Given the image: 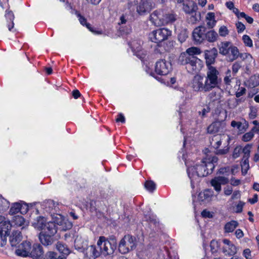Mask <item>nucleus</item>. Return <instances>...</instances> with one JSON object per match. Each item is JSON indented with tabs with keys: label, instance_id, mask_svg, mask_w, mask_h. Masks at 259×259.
<instances>
[{
	"label": "nucleus",
	"instance_id": "f257e3e1",
	"mask_svg": "<svg viewBox=\"0 0 259 259\" xmlns=\"http://www.w3.org/2000/svg\"><path fill=\"white\" fill-rule=\"evenodd\" d=\"M219 75V71L210 67L209 71H207L205 78L200 75L194 76L191 82V87L196 92H209L219 87L221 81Z\"/></svg>",
	"mask_w": 259,
	"mask_h": 259
},
{
	"label": "nucleus",
	"instance_id": "f03ea898",
	"mask_svg": "<svg viewBox=\"0 0 259 259\" xmlns=\"http://www.w3.org/2000/svg\"><path fill=\"white\" fill-rule=\"evenodd\" d=\"M178 62L181 64L186 65L188 71L191 73L198 72L203 67V61L196 56H189L188 55H180Z\"/></svg>",
	"mask_w": 259,
	"mask_h": 259
},
{
	"label": "nucleus",
	"instance_id": "7ed1b4c3",
	"mask_svg": "<svg viewBox=\"0 0 259 259\" xmlns=\"http://www.w3.org/2000/svg\"><path fill=\"white\" fill-rule=\"evenodd\" d=\"M229 140V136L225 135H217L212 137L210 143L211 145L217 150V154L224 155L228 152Z\"/></svg>",
	"mask_w": 259,
	"mask_h": 259
},
{
	"label": "nucleus",
	"instance_id": "20e7f679",
	"mask_svg": "<svg viewBox=\"0 0 259 259\" xmlns=\"http://www.w3.org/2000/svg\"><path fill=\"white\" fill-rule=\"evenodd\" d=\"M116 244L115 239L108 240L104 236H100L97 243L100 255L106 256L113 254L116 248Z\"/></svg>",
	"mask_w": 259,
	"mask_h": 259
},
{
	"label": "nucleus",
	"instance_id": "39448f33",
	"mask_svg": "<svg viewBox=\"0 0 259 259\" xmlns=\"http://www.w3.org/2000/svg\"><path fill=\"white\" fill-rule=\"evenodd\" d=\"M187 173L191 180L192 185L195 181L198 182L199 178L207 176L208 175V171H206L203 159L200 164H196V165L189 167L187 168Z\"/></svg>",
	"mask_w": 259,
	"mask_h": 259
},
{
	"label": "nucleus",
	"instance_id": "423d86ee",
	"mask_svg": "<svg viewBox=\"0 0 259 259\" xmlns=\"http://www.w3.org/2000/svg\"><path fill=\"white\" fill-rule=\"evenodd\" d=\"M219 116L216 121L212 122L207 127V132L209 134L218 133L222 131L225 126L224 120L227 117L226 110H222L218 111Z\"/></svg>",
	"mask_w": 259,
	"mask_h": 259
},
{
	"label": "nucleus",
	"instance_id": "0eeeda50",
	"mask_svg": "<svg viewBox=\"0 0 259 259\" xmlns=\"http://www.w3.org/2000/svg\"><path fill=\"white\" fill-rule=\"evenodd\" d=\"M136 247L135 238L129 235H125L120 240L118 249L122 254L127 253L129 251L132 250Z\"/></svg>",
	"mask_w": 259,
	"mask_h": 259
},
{
	"label": "nucleus",
	"instance_id": "6e6552de",
	"mask_svg": "<svg viewBox=\"0 0 259 259\" xmlns=\"http://www.w3.org/2000/svg\"><path fill=\"white\" fill-rule=\"evenodd\" d=\"M171 31L166 28H162L153 31L150 34L152 41L155 43L161 42L171 35Z\"/></svg>",
	"mask_w": 259,
	"mask_h": 259
},
{
	"label": "nucleus",
	"instance_id": "1a4fd4ad",
	"mask_svg": "<svg viewBox=\"0 0 259 259\" xmlns=\"http://www.w3.org/2000/svg\"><path fill=\"white\" fill-rule=\"evenodd\" d=\"M155 6L152 0H141L136 7V12L140 16L149 14Z\"/></svg>",
	"mask_w": 259,
	"mask_h": 259
},
{
	"label": "nucleus",
	"instance_id": "9d476101",
	"mask_svg": "<svg viewBox=\"0 0 259 259\" xmlns=\"http://www.w3.org/2000/svg\"><path fill=\"white\" fill-rule=\"evenodd\" d=\"M171 69V65L170 62L164 59L158 61L155 64V72L159 75H167Z\"/></svg>",
	"mask_w": 259,
	"mask_h": 259
},
{
	"label": "nucleus",
	"instance_id": "9b49d317",
	"mask_svg": "<svg viewBox=\"0 0 259 259\" xmlns=\"http://www.w3.org/2000/svg\"><path fill=\"white\" fill-rule=\"evenodd\" d=\"M204 153L206 155L203 158V161L205 163L206 171H208V175H209L212 172L215 167L214 163L217 162L218 159L215 156H212L210 155V152L208 149H205Z\"/></svg>",
	"mask_w": 259,
	"mask_h": 259
},
{
	"label": "nucleus",
	"instance_id": "f8f14e48",
	"mask_svg": "<svg viewBox=\"0 0 259 259\" xmlns=\"http://www.w3.org/2000/svg\"><path fill=\"white\" fill-rule=\"evenodd\" d=\"M229 182V180L225 176H218L211 179L210 183L214 190L219 194L222 190L221 185H226Z\"/></svg>",
	"mask_w": 259,
	"mask_h": 259
},
{
	"label": "nucleus",
	"instance_id": "ddd939ff",
	"mask_svg": "<svg viewBox=\"0 0 259 259\" xmlns=\"http://www.w3.org/2000/svg\"><path fill=\"white\" fill-rule=\"evenodd\" d=\"M206 31V28L203 26H199L193 30L192 36L195 42L201 44L205 40Z\"/></svg>",
	"mask_w": 259,
	"mask_h": 259
},
{
	"label": "nucleus",
	"instance_id": "4468645a",
	"mask_svg": "<svg viewBox=\"0 0 259 259\" xmlns=\"http://www.w3.org/2000/svg\"><path fill=\"white\" fill-rule=\"evenodd\" d=\"M11 225L10 221H5L0 226V238L2 241L1 246H3L7 241V236L10 235Z\"/></svg>",
	"mask_w": 259,
	"mask_h": 259
},
{
	"label": "nucleus",
	"instance_id": "2eb2a0df",
	"mask_svg": "<svg viewBox=\"0 0 259 259\" xmlns=\"http://www.w3.org/2000/svg\"><path fill=\"white\" fill-rule=\"evenodd\" d=\"M197 9L198 7L196 4L192 1H188L187 3L184 4L183 5V10L185 13L188 14L196 13ZM191 18L192 19L191 21L192 22L197 21L198 18L196 16V13L195 14L194 16H192Z\"/></svg>",
	"mask_w": 259,
	"mask_h": 259
},
{
	"label": "nucleus",
	"instance_id": "dca6fc26",
	"mask_svg": "<svg viewBox=\"0 0 259 259\" xmlns=\"http://www.w3.org/2000/svg\"><path fill=\"white\" fill-rule=\"evenodd\" d=\"M31 243L29 242L24 241L15 250V253L20 256L26 257L30 255Z\"/></svg>",
	"mask_w": 259,
	"mask_h": 259
},
{
	"label": "nucleus",
	"instance_id": "f3484780",
	"mask_svg": "<svg viewBox=\"0 0 259 259\" xmlns=\"http://www.w3.org/2000/svg\"><path fill=\"white\" fill-rule=\"evenodd\" d=\"M163 11L161 10L154 11L150 15V21L156 26L162 25Z\"/></svg>",
	"mask_w": 259,
	"mask_h": 259
},
{
	"label": "nucleus",
	"instance_id": "a211bd4d",
	"mask_svg": "<svg viewBox=\"0 0 259 259\" xmlns=\"http://www.w3.org/2000/svg\"><path fill=\"white\" fill-rule=\"evenodd\" d=\"M218 54L217 49L213 48L210 51H206L205 52V58L206 60V64L207 67V71L211 67L217 69L211 65L214 62L215 58Z\"/></svg>",
	"mask_w": 259,
	"mask_h": 259
},
{
	"label": "nucleus",
	"instance_id": "6ab92c4d",
	"mask_svg": "<svg viewBox=\"0 0 259 259\" xmlns=\"http://www.w3.org/2000/svg\"><path fill=\"white\" fill-rule=\"evenodd\" d=\"M62 222L63 220L61 219V220L57 222L56 223L53 222H48L46 224L45 229H44L45 230L44 233L54 236L57 233V227L56 226V224L61 226L62 225Z\"/></svg>",
	"mask_w": 259,
	"mask_h": 259
},
{
	"label": "nucleus",
	"instance_id": "aec40b11",
	"mask_svg": "<svg viewBox=\"0 0 259 259\" xmlns=\"http://www.w3.org/2000/svg\"><path fill=\"white\" fill-rule=\"evenodd\" d=\"M85 255L90 258L95 259L100 255L99 249L98 248V246L91 245L88 246L85 249Z\"/></svg>",
	"mask_w": 259,
	"mask_h": 259
},
{
	"label": "nucleus",
	"instance_id": "412c9836",
	"mask_svg": "<svg viewBox=\"0 0 259 259\" xmlns=\"http://www.w3.org/2000/svg\"><path fill=\"white\" fill-rule=\"evenodd\" d=\"M42 247L40 244H35L30 252V256L33 259H40L43 255Z\"/></svg>",
	"mask_w": 259,
	"mask_h": 259
},
{
	"label": "nucleus",
	"instance_id": "4be33fe9",
	"mask_svg": "<svg viewBox=\"0 0 259 259\" xmlns=\"http://www.w3.org/2000/svg\"><path fill=\"white\" fill-rule=\"evenodd\" d=\"M213 195V192L211 189H206L199 193L198 199L199 201L204 202H208L211 201Z\"/></svg>",
	"mask_w": 259,
	"mask_h": 259
},
{
	"label": "nucleus",
	"instance_id": "5701e85b",
	"mask_svg": "<svg viewBox=\"0 0 259 259\" xmlns=\"http://www.w3.org/2000/svg\"><path fill=\"white\" fill-rule=\"evenodd\" d=\"M54 235H51L41 232L39 234V239L40 242L45 246L51 245L54 242Z\"/></svg>",
	"mask_w": 259,
	"mask_h": 259
},
{
	"label": "nucleus",
	"instance_id": "b1692460",
	"mask_svg": "<svg viewBox=\"0 0 259 259\" xmlns=\"http://www.w3.org/2000/svg\"><path fill=\"white\" fill-rule=\"evenodd\" d=\"M22 239V236L20 231H13L10 236V242L12 246H16Z\"/></svg>",
	"mask_w": 259,
	"mask_h": 259
},
{
	"label": "nucleus",
	"instance_id": "393cba45",
	"mask_svg": "<svg viewBox=\"0 0 259 259\" xmlns=\"http://www.w3.org/2000/svg\"><path fill=\"white\" fill-rule=\"evenodd\" d=\"M232 46V44L229 41H224L221 42L218 46L220 54L226 56L229 54L231 47Z\"/></svg>",
	"mask_w": 259,
	"mask_h": 259
},
{
	"label": "nucleus",
	"instance_id": "a878e982",
	"mask_svg": "<svg viewBox=\"0 0 259 259\" xmlns=\"http://www.w3.org/2000/svg\"><path fill=\"white\" fill-rule=\"evenodd\" d=\"M24 223L25 220L21 215L14 216L10 222L12 227H22V228L24 227Z\"/></svg>",
	"mask_w": 259,
	"mask_h": 259
},
{
	"label": "nucleus",
	"instance_id": "bb28decb",
	"mask_svg": "<svg viewBox=\"0 0 259 259\" xmlns=\"http://www.w3.org/2000/svg\"><path fill=\"white\" fill-rule=\"evenodd\" d=\"M226 56L228 57L229 61L230 62H233L236 60L239 56V52L238 48L232 45L229 50V54Z\"/></svg>",
	"mask_w": 259,
	"mask_h": 259
},
{
	"label": "nucleus",
	"instance_id": "cd10ccee",
	"mask_svg": "<svg viewBox=\"0 0 259 259\" xmlns=\"http://www.w3.org/2000/svg\"><path fill=\"white\" fill-rule=\"evenodd\" d=\"M34 227L38 230L45 229L46 225V219L42 217H38L32 223Z\"/></svg>",
	"mask_w": 259,
	"mask_h": 259
},
{
	"label": "nucleus",
	"instance_id": "c85d7f7f",
	"mask_svg": "<svg viewBox=\"0 0 259 259\" xmlns=\"http://www.w3.org/2000/svg\"><path fill=\"white\" fill-rule=\"evenodd\" d=\"M176 16L172 13H164L163 12V17L162 21V25L171 23L176 20Z\"/></svg>",
	"mask_w": 259,
	"mask_h": 259
},
{
	"label": "nucleus",
	"instance_id": "c756f323",
	"mask_svg": "<svg viewBox=\"0 0 259 259\" xmlns=\"http://www.w3.org/2000/svg\"><path fill=\"white\" fill-rule=\"evenodd\" d=\"M56 247L60 253L62 254L61 255L64 256V258L65 257L66 255L69 254L70 253V250L66 245L61 242L57 243Z\"/></svg>",
	"mask_w": 259,
	"mask_h": 259
},
{
	"label": "nucleus",
	"instance_id": "7c9ffc66",
	"mask_svg": "<svg viewBox=\"0 0 259 259\" xmlns=\"http://www.w3.org/2000/svg\"><path fill=\"white\" fill-rule=\"evenodd\" d=\"M205 39L209 42H213L217 40L218 34L213 30L206 31Z\"/></svg>",
	"mask_w": 259,
	"mask_h": 259
},
{
	"label": "nucleus",
	"instance_id": "2f4dec72",
	"mask_svg": "<svg viewBox=\"0 0 259 259\" xmlns=\"http://www.w3.org/2000/svg\"><path fill=\"white\" fill-rule=\"evenodd\" d=\"M223 251L226 255L231 256L237 253V248L234 244L231 243L227 247H224Z\"/></svg>",
	"mask_w": 259,
	"mask_h": 259
},
{
	"label": "nucleus",
	"instance_id": "473e14b6",
	"mask_svg": "<svg viewBox=\"0 0 259 259\" xmlns=\"http://www.w3.org/2000/svg\"><path fill=\"white\" fill-rule=\"evenodd\" d=\"M201 51L200 49L193 47L187 49L185 52L182 53L180 55H188L189 56H195V55L200 54Z\"/></svg>",
	"mask_w": 259,
	"mask_h": 259
},
{
	"label": "nucleus",
	"instance_id": "72a5a7b5",
	"mask_svg": "<svg viewBox=\"0 0 259 259\" xmlns=\"http://www.w3.org/2000/svg\"><path fill=\"white\" fill-rule=\"evenodd\" d=\"M238 223L237 221H231L226 224L224 229L226 232H232L238 227Z\"/></svg>",
	"mask_w": 259,
	"mask_h": 259
},
{
	"label": "nucleus",
	"instance_id": "f704fd0d",
	"mask_svg": "<svg viewBox=\"0 0 259 259\" xmlns=\"http://www.w3.org/2000/svg\"><path fill=\"white\" fill-rule=\"evenodd\" d=\"M9 207V202L5 198L0 197V213L8 209Z\"/></svg>",
	"mask_w": 259,
	"mask_h": 259
},
{
	"label": "nucleus",
	"instance_id": "c9c22d12",
	"mask_svg": "<svg viewBox=\"0 0 259 259\" xmlns=\"http://www.w3.org/2000/svg\"><path fill=\"white\" fill-rule=\"evenodd\" d=\"M241 169L243 175H245L246 174L247 170L249 168V160L248 159L243 158L242 162L241 163Z\"/></svg>",
	"mask_w": 259,
	"mask_h": 259
},
{
	"label": "nucleus",
	"instance_id": "e433bc0d",
	"mask_svg": "<svg viewBox=\"0 0 259 259\" xmlns=\"http://www.w3.org/2000/svg\"><path fill=\"white\" fill-rule=\"evenodd\" d=\"M44 259H64V256L54 252H48Z\"/></svg>",
	"mask_w": 259,
	"mask_h": 259
},
{
	"label": "nucleus",
	"instance_id": "4c0bfd02",
	"mask_svg": "<svg viewBox=\"0 0 259 259\" xmlns=\"http://www.w3.org/2000/svg\"><path fill=\"white\" fill-rule=\"evenodd\" d=\"M76 14L77 17L78 18V20H79L80 23L82 25H85L86 27L89 29H90L91 31H92L91 25H90V24L87 22V19L83 16H81L80 15V14L78 12H76Z\"/></svg>",
	"mask_w": 259,
	"mask_h": 259
},
{
	"label": "nucleus",
	"instance_id": "58836bf2",
	"mask_svg": "<svg viewBox=\"0 0 259 259\" xmlns=\"http://www.w3.org/2000/svg\"><path fill=\"white\" fill-rule=\"evenodd\" d=\"M21 207L22 205L21 203L18 202L14 203L10 208V213L13 214L19 212L21 209Z\"/></svg>",
	"mask_w": 259,
	"mask_h": 259
},
{
	"label": "nucleus",
	"instance_id": "ea45409f",
	"mask_svg": "<svg viewBox=\"0 0 259 259\" xmlns=\"http://www.w3.org/2000/svg\"><path fill=\"white\" fill-rule=\"evenodd\" d=\"M188 37V34L187 31L186 30H183L179 34L178 38L179 41L181 43H183V42L186 41Z\"/></svg>",
	"mask_w": 259,
	"mask_h": 259
},
{
	"label": "nucleus",
	"instance_id": "a19ab883",
	"mask_svg": "<svg viewBox=\"0 0 259 259\" xmlns=\"http://www.w3.org/2000/svg\"><path fill=\"white\" fill-rule=\"evenodd\" d=\"M145 187L150 192H152L156 188L155 184L152 181H147L145 183Z\"/></svg>",
	"mask_w": 259,
	"mask_h": 259
},
{
	"label": "nucleus",
	"instance_id": "79ce46f5",
	"mask_svg": "<svg viewBox=\"0 0 259 259\" xmlns=\"http://www.w3.org/2000/svg\"><path fill=\"white\" fill-rule=\"evenodd\" d=\"M251 146L249 144L247 145L245 147L242 149V152L243 153V158L248 159L250 156Z\"/></svg>",
	"mask_w": 259,
	"mask_h": 259
},
{
	"label": "nucleus",
	"instance_id": "37998d69",
	"mask_svg": "<svg viewBox=\"0 0 259 259\" xmlns=\"http://www.w3.org/2000/svg\"><path fill=\"white\" fill-rule=\"evenodd\" d=\"M6 17L9 19L10 21L11 22V25H8V29L10 31L11 30L12 28L14 27V23H13V20L14 18V16L13 15V13L12 12L10 11L6 13Z\"/></svg>",
	"mask_w": 259,
	"mask_h": 259
},
{
	"label": "nucleus",
	"instance_id": "c03bdc74",
	"mask_svg": "<svg viewBox=\"0 0 259 259\" xmlns=\"http://www.w3.org/2000/svg\"><path fill=\"white\" fill-rule=\"evenodd\" d=\"M241 101V99H234L230 100L228 103V106L230 108H234L236 107Z\"/></svg>",
	"mask_w": 259,
	"mask_h": 259
},
{
	"label": "nucleus",
	"instance_id": "a18cd8bd",
	"mask_svg": "<svg viewBox=\"0 0 259 259\" xmlns=\"http://www.w3.org/2000/svg\"><path fill=\"white\" fill-rule=\"evenodd\" d=\"M242 40L243 41V42L246 46L249 47H252V41L248 35H244L242 37Z\"/></svg>",
	"mask_w": 259,
	"mask_h": 259
},
{
	"label": "nucleus",
	"instance_id": "49530a36",
	"mask_svg": "<svg viewBox=\"0 0 259 259\" xmlns=\"http://www.w3.org/2000/svg\"><path fill=\"white\" fill-rule=\"evenodd\" d=\"M219 246V245L218 241L213 240L210 242V247L212 253H215L218 251Z\"/></svg>",
	"mask_w": 259,
	"mask_h": 259
},
{
	"label": "nucleus",
	"instance_id": "de8ad7c7",
	"mask_svg": "<svg viewBox=\"0 0 259 259\" xmlns=\"http://www.w3.org/2000/svg\"><path fill=\"white\" fill-rule=\"evenodd\" d=\"M254 136V134L252 131L245 133L242 138V140L244 142L249 141Z\"/></svg>",
	"mask_w": 259,
	"mask_h": 259
},
{
	"label": "nucleus",
	"instance_id": "09e8293b",
	"mask_svg": "<svg viewBox=\"0 0 259 259\" xmlns=\"http://www.w3.org/2000/svg\"><path fill=\"white\" fill-rule=\"evenodd\" d=\"M233 78V77H231V70L228 69L226 72V75L224 77V82L226 84L230 85L231 82V80Z\"/></svg>",
	"mask_w": 259,
	"mask_h": 259
},
{
	"label": "nucleus",
	"instance_id": "8fccbe9b",
	"mask_svg": "<svg viewBox=\"0 0 259 259\" xmlns=\"http://www.w3.org/2000/svg\"><path fill=\"white\" fill-rule=\"evenodd\" d=\"M219 33L221 36H226L229 34V30L225 26H222L219 30Z\"/></svg>",
	"mask_w": 259,
	"mask_h": 259
},
{
	"label": "nucleus",
	"instance_id": "3c124183",
	"mask_svg": "<svg viewBox=\"0 0 259 259\" xmlns=\"http://www.w3.org/2000/svg\"><path fill=\"white\" fill-rule=\"evenodd\" d=\"M242 152V149L241 147H236L234 149L233 153V157L235 159L238 158Z\"/></svg>",
	"mask_w": 259,
	"mask_h": 259
},
{
	"label": "nucleus",
	"instance_id": "603ef678",
	"mask_svg": "<svg viewBox=\"0 0 259 259\" xmlns=\"http://www.w3.org/2000/svg\"><path fill=\"white\" fill-rule=\"evenodd\" d=\"M241 65L238 62H236L232 65V71L235 74L238 71Z\"/></svg>",
	"mask_w": 259,
	"mask_h": 259
},
{
	"label": "nucleus",
	"instance_id": "864d4df0",
	"mask_svg": "<svg viewBox=\"0 0 259 259\" xmlns=\"http://www.w3.org/2000/svg\"><path fill=\"white\" fill-rule=\"evenodd\" d=\"M246 89L244 87L239 88L238 91L236 93L235 95L237 98H239L241 96L244 95L246 93Z\"/></svg>",
	"mask_w": 259,
	"mask_h": 259
},
{
	"label": "nucleus",
	"instance_id": "5fc2aeb1",
	"mask_svg": "<svg viewBox=\"0 0 259 259\" xmlns=\"http://www.w3.org/2000/svg\"><path fill=\"white\" fill-rule=\"evenodd\" d=\"M236 25L238 33H241L243 32L245 29V25L240 22H238V23H237Z\"/></svg>",
	"mask_w": 259,
	"mask_h": 259
},
{
	"label": "nucleus",
	"instance_id": "6e6d98bb",
	"mask_svg": "<svg viewBox=\"0 0 259 259\" xmlns=\"http://www.w3.org/2000/svg\"><path fill=\"white\" fill-rule=\"evenodd\" d=\"M201 215L205 218H212L213 217L212 213L206 209L202 211Z\"/></svg>",
	"mask_w": 259,
	"mask_h": 259
},
{
	"label": "nucleus",
	"instance_id": "4d7b16f0",
	"mask_svg": "<svg viewBox=\"0 0 259 259\" xmlns=\"http://www.w3.org/2000/svg\"><path fill=\"white\" fill-rule=\"evenodd\" d=\"M243 254L246 259H251V251L249 248L244 249Z\"/></svg>",
	"mask_w": 259,
	"mask_h": 259
},
{
	"label": "nucleus",
	"instance_id": "13d9d810",
	"mask_svg": "<svg viewBox=\"0 0 259 259\" xmlns=\"http://www.w3.org/2000/svg\"><path fill=\"white\" fill-rule=\"evenodd\" d=\"M231 125L232 126L234 127H237L239 131H241L242 123H241V122H237L236 121L233 120L231 122Z\"/></svg>",
	"mask_w": 259,
	"mask_h": 259
},
{
	"label": "nucleus",
	"instance_id": "bf43d9fd",
	"mask_svg": "<svg viewBox=\"0 0 259 259\" xmlns=\"http://www.w3.org/2000/svg\"><path fill=\"white\" fill-rule=\"evenodd\" d=\"M206 19L208 21L215 20L214 13L212 12L208 13L206 15Z\"/></svg>",
	"mask_w": 259,
	"mask_h": 259
},
{
	"label": "nucleus",
	"instance_id": "052dcab7",
	"mask_svg": "<svg viewBox=\"0 0 259 259\" xmlns=\"http://www.w3.org/2000/svg\"><path fill=\"white\" fill-rule=\"evenodd\" d=\"M233 192V189L230 186H227L224 188V194L227 196L230 195Z\"/></svg>",
	"mask_w": 259,
	"mask_h": 259
},
{
	"label": "nucleus",
	"instance_id": "680f3d73",
	"mask_svg": "<svg viewBox=\"0 0 259 259\" xmlns=\"http://www.w3.org/2000/svg\"><path fill=\"white\" fill-rule=\"evenodd\" d=\"M244 203L242 202H239L238 204L236 205V212L237 213H239L242 212L243 206L244 205Z\"/></svg>",
	"mask_w": 259,
	"mask_h": 259
},
{
	"label": "nucleus",
	"instance_id": "e2e57ef3",
	"mask_svg": "<svg viewBox=\"0 0 259 259\" xmlns=\"http://www.w3.org/2000/svg\"><path fill=\"white\" fill-rule=\"evenodd\" d=\"M116 122H125V118L122 113H120L118 115V117L116 119Z\"/></svg>",
	"mask_w": 259,
	"mask_h": 259
},
{
	"label": "nucleus",
	"instance_id": "0e129e2a",
	"mask_svg": "<svg viewBox=\"0 0 259 259\" xmlns=\"http://www.w3.org/2000/svg\"><path fill=\"white\" fill-rule=\"evenodd\" d=\"M72 96L75 99H77L78 97H79L81 95L80 92L77 90H73L72 92Z\"/></svg>",
	"mask_w": 259,
	"mask_h": 259
},
{
	"label": "nucleus",
	"instance_id": "69168bd1",
	"mask_svg": "<svg viewBox=\"0 0 259 259\" xmlns=\"http://www.w3.org/2000/svg\"><path fill=\"white\" fill-rule=\"evenodd\" d=\"M235 235L237 238H241L243 236V233L240 229H237L235 232Z\"/></svg>",
	"mask_w": 259,
	"mask_h": 259
},
{
	"label": "nucleus",
	"instance_id": "338daca9",
	"mask_svg": "<svg viewBox=\"0 0 259 259\" xmlns=\"http://www.w3.org/2000/svg\"><path fill=\"white\" fill-rule=\"evenodd\" d=\"M240 184V180L232 178L231 179V184L234 186H238Z\"/></svg>",
	"mask_w": 259,
	"mask_h": 259
},
{
	"label": "nucleus",
	"instance_id": "774afa93",
	"mask_svg": "<svg viewBox=\"0 0 259 259\" xmlns=\"http://www.w3.org/2000/svg\"><path fill=\"white\" fill-rule=\"evenodd\" d=\"M216 20H213V21H208L207 22V26L209 28H212L213 27H214V26L216 24Z\"/></svg>",
	"mask_w": 259,
	"mask_h": 259
}]
</instances>
